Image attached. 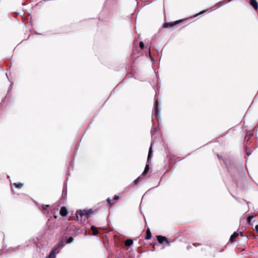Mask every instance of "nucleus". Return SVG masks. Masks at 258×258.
I'll list each match as a JSON object with an SVG mask.
<instances>
[{"label":"nucleus","mask_w":258,"mask_h":258,"mask_svg":"<svg viewBox=\"0 0 258 258\" xmlns=\"http://www.w3.org/2000/svg\"><path fill=\"white\" fill-rule=\"evenodd\" d=\"M240 234L241 235H242V232H241L240 233Z\"/></svg>","instance_id":"29"},{"label":"nucleus","mask_w":258,"mask_h":258,"mask_svg":"<svg viewBox=\"0 0 258 258\" xmlns=\"http://www.w3.org/2000/svg\"><path fill=\"white\" fill-rule=\"evenodd\" d=\"M94 213V211L93 209L78 210L76 214V218L78 221H85L86 219H88Z\"/></svg>","instance_id":"1"},{"label":"nucleus","mask_w":258,"mask_h":258,"mask_svg":"<svg viewBox=\"0 0 258 258\" xmlns=\"http://www.w3.org/2000/svg\"><path fill=\"white\" fill-rule=\"evenodd\" d=\"M253 136V134L252 133H247V134L245 137V140H246L247 142H248V140H249V139L250 138V137Z\"/></svg>","instance_id":"15"},{"label":"nucleus","mask_w":258,"mask_h":258,"mask_svg":"<svg viewBox=\"0 0 258 258\" xmlns=\"http://www.w3.org/2000/svg\"><path fill=\"white\" fill-rule=\"evenodd\" d=\"M49 207V205H43L42 208L44 210H46L47 208Z\"/></svg>","instance_id":"24"},{"label":"nucleus","mask_w":258,"mask_h":258,"mask_svg":"<svg viewBox=\"0 0 258 258\" xmlns=\"http://www.w3.org/2000/svg\"><path fill=\"white\" fill-rule=\"evenodd\" d=\"M56 250L53 248L51 250L48 258H55V257Z\"/></svg>","instance_id":"11"},{"label":"nucleus","mask_w":258,"mask_h":258,"mask_svg":"<svg viewBox=\"0 0 258 258\" xmlns=\"http://www.w3.org/2000/svg\"><path fill=\"white\" fill-rule=\"evenodd\" d=\"M14 184L17 188H21L23 186V184L20 182L14 183Z\"/></svg>","instance_id":"16"},{"label":"nucleus","mask_w":258,"mask_h":258,"mask_svg":"<svg viewBox=\"0 0 258 258\" xmlns=\"http://www.w3.org/2000/svg\"><path fill=\"white\" fill-rule=\"evenodd\" d=\"M205 12H206V10L201 11V12H200L199 13H198V14H197L195 15L194 16V17H196L198 16L199 15H201V14H202L204 13Z\"/></svg>","instance_id":"20"},{"label":"nucleus","mask_w":258,"mask_h":258,"mask_svg":"<svg viewBox=\"0 0 258 258\" xmlns=\"http://www.w3.org/2000/svg\"><path fill=\"white\" fill-rule=\"evenodd\" d=\"M245 151L247 156H249L251 154V153L247 151V148L246 145L245 146Z\"/></svg>","instance_id":"22"},{"label":"nucleus","mask_w":258,"mask_h":258,"mask_svg":"<svg viewBox=\"0 0 258 258\" xmlns=\"http://www.w3.org/2000/svg\"><path fill=\"white\" fill-rule=\"evenodd\" d=\"M91 229L92 231V234L93 235H96L98 234V231L97 228L94 226H91Z\"/></svg>","instance_id":"10"},{"label":"nucleus","mask_w":258,"mask_h":258,"mask_svg":"<svg viewBox=\"0 0 258 258\" xmlns=\"http://www.w3.org/2000/svg\"><path fill=\"white\" fill-rule=\"evenodd\" d=\"M141 178V176H139L138 178H137L136 179H135L134 181V183L135 184H136L138 183V182H139V179H140Z\"/></svg>","instance_id":"21"},{"label":"nucleus","mask_w":258,"mask_h":258,"mask_svg":"<svg viewBox=\"0 0 258 258\" xmlns=\"http://www.w3.org/2000/svg\"><path fill=\"white\" fill-rule=\"evenodd\" d=\"M139 45L141 49H143L144 48V44L142 41L140 42Z\"/></svg>","instance_id":"19"},{"label":"nucleus","mask_w":258,"mask_h":258,"mask_svg":"<svg viewBox=\"0 0 258 258\" xmlns=\"http://www.w3.org/2000/svg\"><path fill=\"white\" fill-rule=\"evenodd\" d=\"M151 238V232L150 228H148L146 231V235L145 236L146 239H150Z\"/></svg>","instance_id":"12"},{"label":"nucleus","mask_w":258,"mask_h":258,"mask_svg":"<svg viewBox=\"0 0 258 258\" xmlns=\"http://www.w3.org/2000/svg\"><path fill=\"white\" fill-rule=\"evenodd\" d=\"M218 157L219 158H220V156H219L218 155Z\"/></svg>","instance_id":"31"},{"label":"nucleus","mask_w":258,"mask_h":258,"mask_svg":"<svg viewBox=\"0 0 258 258\" xmlns=\"http://www.w3.org/2000/svg\"><path fill=\"white\" fill-rule=\"evenodd\" d=\"M158 241L159 243L162 244L165 240H166V237L161 235H158L156 236Z\"/></svg>","instance_id":"8"},{"label":"nucleus","mask_w":258,"mask_h":258,"mask_svg":"<svg viewBox=\"0 0 258 258\" xmlns=\"http://www.w3.org/2000/svg\"><path fill=\"white\" fill-rule=\"evenodd\" d=\"M149 169H150L149 165L147 164L145 166V169H144L142 175L145 176L147 174V173L149 171Z\"/></svg>","instance_id":"14"},{"label":"nucleus","mask_w":258,"mask_h":258,"mask_svg":"<svg viewBox=\"0 0 258 258\" xmlns=\"http://www.w3.org/2000/svg\"><path fill=\"white\" fill-rule=\"evenodd\" d=\"M160 110L158 107V102L157 100L156 101L155 103V109H154V116L156 119H158L159 117Z\"/></svg>","instance_id":"3"},{"label":"nucleus","mask_w":258,"mask_h":258,"mask_svg":"<svg viewBox=\"0 0 258 258\" xmlns=\"http://www.w3.org/2000/svg\"><path fill=\"white\" fill-rule=\"evenodd\" d=\"M255 230H256V231L257 232H258V224L255 225Z\"/></svg>","instance_id":"28"},{"label":"nucleus","mask_w":258,"mask_h":258,"mask_svg":"<svg viewBox=\"0 0 258 258\" xmlns=\"http://www.w3.org/2000/svg\"><path fill=\"white\" fill-rule=\"evenodd\" d=\"M152 146L150 147V149H149V154H148V159H147V161L149 162L152 157Z\"/></svg>","instance_id":"13"},{"label":"nucleus","mask_w":258,"mask_h":258,"mask_svg":"<svg viewBox=\"0 0 258 258\" xmlns=\"http://www.w3.org/2000/svg\"><path fill=\"white\" fill-rule=\"evenodd\" d=\"M253 218V216H249L247 218V222L248 224L250 223L251 220H252V219Z\"/></svg>","instance_id":"18"},{"label":"nucleus","mask_w":258,"mask_h":258,"mask_svg":"<svg viewBox=\"0 0 258 258\" xmlns=\"http://www.w3.org/2000/svg\"><path fill=\"white\" fill-rule=\"evenodd\" d=\"M64 244L65 242L64 241V240L63 239H61V240L59 242V243L56 245H55L53 249H55L56 251L59 249H61L64 246Z\"/></svg>","instance_id":"4"},{"label":"nucleus","mask_w":258,"mask_h":258,"mask_svg":"<svg viewBox=\"0 0 258 258\" xmlns=\"http://www.w3.org/2000/svg\"><path fill=\"white\" fill-rule=\"evenodd\" d=\"M200 245H201V244H200V243H193V245L195 246H199Z\"/></svg>","instance_id":"26"},{"label":"nucleus","mask_w":258,"mask_h":258,"mask_svg":"<svg viewBox=\"0 0 258 258\" xmlns=\"http://www.w3.org/2000/svg\"><path fill=\"white\" fill-rule=\"evenodd\" d=\"M59 214L61 216H66L68 214V211L66 207H62L59 211Z\"/></svg>","instance_id":"5"},{"label":"nucleus","mask_w":258,"mask_h":258,"mask_svg":"<svg viewBox=\"0 0 258 258\" xmlns=\"http://www.w3.org/2000/svg\"><path fill=\"white\" fill-rule=\"evenodd\" d=\"M73 240H74V238H73V237H70L68 238V240L67 241L66 243H70L72 242L73 241Z\"/></svg>","instance_id":"17"},{"label":"nucleus","mask_w":258,"mask_h":258,"mask_svg":"<svg viewBox=\"0 0 258 258\" xmlns=\"http://www.w3.org/2000/svg\"><path fill=\"white\" fill-rule=\"evenodd\" d=\"M54 217L55 218H57V216H54Z\"/></svg>","instance_id":"30"},{"label":"nucleus","mask_w":258,"mask_h":258,"mask_svg":"<svg viewBox=\"0 0 258 258\" xmlns=\"http://www.w3.org/2000/svg\"><path fill=\"white\" fill-rule=\"evenodd\" d=\"M239 235V233L237 232H234L232 235H231L230 238V241L231 242H233L235 241V239Z\"/></svg>","instance_id":"7"},{"label":"nucleus","mask_w":258,"mask_h":258,"mask_svg":"<svg viewBox=\"0 0 258 258\" xmlns=\"http://www.w3.org/2000/svg\"><path fill=\"white\" fill-rule=\"evenodd\" d=\"M154 246H155V245H153V248H154Z\"/></svg>","instance_id":"32"},{"label":"nucleus","mask_w":258,"mask_h":258,"mask_svg":"<svg viewBox=\"0 0 258 258\" xmlns=\"http://www.w3.org/2000/svg\"><path fill=\"white\" fill-rule=\"evenodd\" d=\"M107 203L109 207H111V200L109 198H108L107 200Z\"/></svg>","instance_id":"23"},{"label":"nucleus","mask_w":258,"mask_h":258,"mask_svg":"<svg viewBox=\"0 0 258 258\" xmlns=\"http://www.w3.org/2000/svg\"><path fill=\"white\" fill-rule=\"evenodd\" d=\"M165 242L168 246L170 245V242L166 239V240H165Z\"/></svg>","instance_id":"25"},{"label":"nucleus","mask_w":258,"mask_h":258,"mask_svg":"<svg viewBox=\"0 0 258 258\" xmlns=\"http://www.w3.org/2000/svg\"><path fill=\"white\" fill-rule=\"evenodd\" d=\"M187 19H182V20H179L173 22L165 23L163 24V28H169V27H173L177 24L185 22L187 21Z\"/></svg>","instance_id":"2"},{"label":"nucleus","mask_w":258,"mask_h":258,"mask_svg":"<svg viewBox=\"0 0 258 258\" xmlns=\"http://www.w3.org/2000/svg\"><path fill=\"white\" fill-rule=\"evenodd\" d=\"M133 240L131 239H128L124 242V245L125 247H129L133 244Z\"/></svg>","instance_id":"9"},{"label":"nucleus","mask_w":258,"mask_h":258,"mask_svg":"<svg viewBox=\"0 0 258 258\" xmlns=\"http://www.w3.org/2000/svg\"><path fill=\"white\" fill-rule=\"evenodd\" d=\"M249 4L255 10H257L258 9V3L256 0H250Z\"/></svg>","instance_id":"6"},{"label":"nucleus","mask_w":258,"mask_h":258,"mask_svg":"<svg viewBox=\"0 0 258 258\" xmlns=\"http://www.w3.org/2000/svg\"><path fill=\"white\" fill-rule=\"evenodd\" d=\"M119 197L118 196H114V200H118L119 199Z\"/></svg>","instance_id":"27"}]
</instances>
